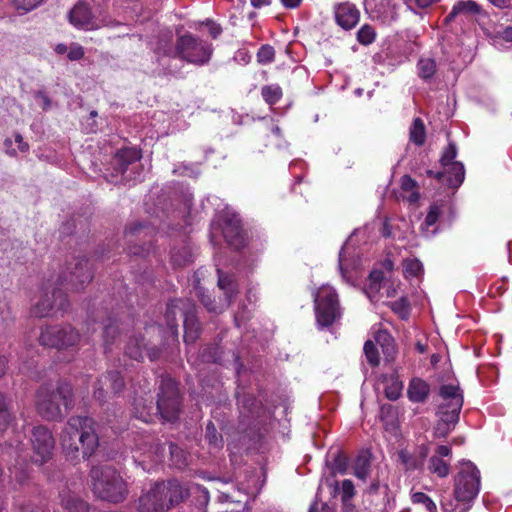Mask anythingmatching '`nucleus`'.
Segmentation results:
<instances>
[{
  "mask_svg": "<svg viewBox=\"0 0 512 512\" xmlns=\"http://www.w3.org/2000/svg\"><path fill=\"white\" fill-rule=\"evenodd\" d=\"M170 38L171 36L164 41V45L160 42V45L156 48L157 54L167 55L172 52L181 59L196 65H203L210 60L213 52L210 43L200 40L192 34H185L178 38L176 48L172 51L170 48L167 49Z\"/></svg>",
  "mask_w": 512,
  "mask_h": 512,
  "instance_id": "obj_7",
  "label": "nucleus"
},
{
  "mask_svg": "<svg viewBox=\"0 0 512 512\" xmlns=\"http://www.w3.org/2000/svg\"><path fill=\"white\" fill-rule=\"evenodd\" d=\"M15 142L18 145V149L21 152H26L29 149V145L23 140L20 134H15Z\"/></svg>",
  "mask_w": 512,
  "mask_h": 512,
  "instance_id": "obj_58",
  "label": "nucleus"
},
{
  "mask_svg": "<svg viewBox=\"0 0 512 512\" xmlns=\"http://www.w3.org/2000/svg\"><path fill=\"white\" fill-rule=\"evenodd\" d=\"M62 505L70 512H83L87 508L85 502L75 498L63 499Z\"/></svg>",
  "mask_w": 512,
  "mask_h": 512,
  "instance_id": "obj_47",
  "label": "nucleus"
},
{
  "mask_svg": "<svg viewBox=\"0 0 512 512\" xmlns=\"http://www.w3.org/2000/svg\"><path fill=\"white\" fill-rule=\"evenodd\" d=\"M428 470L440 478H445L450 472V465L438 456L429 459Z\"/></svg>",
  "mask_w": 512,
  "mask_h": 512,
  "instance_id": "obj_33",
  "label": "nucleus"
},
{
  "mask_svg": "<svg viewBox=\"0 0 512 512\" xmlns=\"http://www.w3.org/2000/svg\"><path fill=\"white\" fill-rule=\"evenodd\" d=\"M261 95L265 102L269 105L276 104L282 97V89L277 84L266 85L261 89Z\"/></svg>",
  "mask_w": 512,
  "mask_h": 512,
  "instance_id": "obj_34",
  "label": "nucleus"
},
{
  "mask_svg": "<svg viewBox=\"0 0 512 512\" xmlns=\"http://www.w3.org/2000/svg\"><path fill=\"white\" fill-rule=\"evenodd\" d=\"M79 341V335L70 326L46 327L42 330L39 342L43 346L55 347L57 349L75 345Z\"/></svg>",
  "mask_w": 512,
  "mask_h": 512,
  "instance_id": "obj_16",
  "label": "nucleus"
},
{
  "mask_svg": "<svg viewBox=\"0 0 512 512\" xmlns=\"http://www.w3.org/2000/svg\"><path fill=\"white\" fill-rule=\"evenodd\" d=\"M84 56V48L78 43H71L68 48L67 57L72 60H79Z\"/></svg>",
  "mask_w": 512,
  "mask_h": 512,
  "instance_id": "obj_50",
  "label": "nucleus"
},
{
  "mask_svg": "<svg viewBox=\"0 0 512 512\" xmlns=\"http://www.w3.org/2000/svg\"><path fill=\"white\" fill-rule=\"evenodd\" d=\"M94 494L105 501L118 503L128 494V487L123 477L110 466L93 467L90 471Z\"/></svg>",
  "mask_w": 512,
  "mask_h": 512,
  "instance_id": "obj_5",
  "label": "nucleus"
},
{
  "mask_svg": "<svg viewBox=\"0 0 512 512\" xmlns=\"http://www.w3.org/2000/svg\"><path fill=\"white\" fill-rule=\"evenodd\" d=\"M36 463L46 462L52 455L54 449V438L52 433L44 426H37L32 431L31 438Z\"/></svg>",
  "mask_w": 512,
  "mask_h": 512,
  "instance_id": "obj_19",
  "label": "nucleus"
},
{
  "mask_svg": "<svg viewBox=\"0 0 512 512\" xmlns=\"http://www.w3.org/2000/svg\"><path fill=\"white\" fill-rule=\"evenodd\" d=\"M370 463L366 457L357 458L354 466V474L357 478L365 480L369 474Z\"/></svg>",
  "mask_w": 512,
  "mask_h": 512,
  "instance_id": "obj_42",
  "label": "nucleus"
},
{
  "mask_svg": "<svg viewBox=\"0 0 512 512\" xmlns=\"http://www.w3.org/2000/svg\"><path fill=\"white\" fill-rule=\"evenodd\" d=\"M440 214H441V207L438 204H432L429 208V211L427 213V216H426L424 222L421 225L422 232L426 237L433 236L436 233L435 228H433L431 230H430V228L436 224Z\"/></svg>",
  "mask_w": 512,
  "mask_h": 512,
  "instance_id": "obj_28",
  "label": "nucleus"
},
{
  "mask_svg": "<svg viewBox=\"0 0 512 512\" xmlns=\"http://www.w3.org/2000/svg\"><path fill=\"white\" fill-rule=\"evenodd\" d=\"M357 39L361 44H371L375 39L374 29L368 25L362 26L357 33Z\"/></svg>",
  "mask_w": 512,
  "mask_h": 512,
  "instance_id": "obj_46",
  "label": "nucleus"
},
{
  "mask_svg": "<svg viewBox=\"0 0 512 512\" xmlns=\"http://www.w3.org/2000/svg\"><path fill=\"white\" fill-rule=\"evenodd\" d=\"M190 487L183 486L178 480H170L165 483V493L167 504L169 509L183 501L189 496Z\"/></svg>",
  "mask_w": 512,
  "mask_h": 512,
  "instance_id": "obj_25",
  "label": "nucleus"
},
{
  "mask_svg": "<svg viewBox=\"0 0 512 512\" xmlns=\"http://www.w3.org/2000/svg\"><path fill=\"white\" fill-rule=\"evenodd\" d=\"M315 315L317 324L321 327L331 326L341 316V307L339 304L336 290L323 285L314 293Z\"/></svg>",
  "mask_w": 512,
  "mask_h": 512,
  "instance_id": "obj_8",
  "label": "nucleus"
},
{
  "mask_svg": "<svg viewBox=\"0 0 512 512\" xmlns=\"http://www.w3.org/2000/svg\"><path fill=\"white\" fill-rule=\"evenodd\" d=\"M73 405V390L69 383L61 382L56 390L42 386L36 394V408L47 420L61 419Z\"/></svg>",
  "mask_w": 512,
  "mask_h": 512,
  "instance_id": "obj_4",
  "label": "nucleus"
},
{
  "mask_svg": "<svg viewBox=\"0 0 512 512\" xmlns=\"http://www.w3.org/2000/svg\"><path fill=\"white\" fill-rule=\"evenodd\" d=\"M451 453L452 450L449 446L439 445L436 449V454L434 456H438L442 459L443 457H449Z\"/></svg>",
  "mask_w": 512,
  "mask_h": 512,
  "instance_id": "obj_56",
  "label": "nucleus"
},
{
  "mask_svg": "<svg viewBox=\"0 0 512 512\" xmlns=\"http://www.w3.org/2000/svg\"><path fill=\"white\" fill-rule=\"evenodd\" d=\"M184 302L183 300L171 301L166 309L165 319L168 330L173 339H177L178 336V324H177V313L181 312L184 316V341L186 343H193L199 335V324L196 319V315L193 309L183 311Z\"/></svg>",
  "mask_w": 512,
  "mask_h": 512,
  "instance_id": "obj_9",
  "label": "nucleus"
},
{
  "mask_svg": "<svg viewBox=\"0 0 512 512\" xmlns=\"http://www.w3.org/2000/svg\"><path fill=\"white\" fill-rule=\"evenodd\" d=\"M437 70L436 62L433 58L430 57H422L419 59L417 63V72L418 76L424 80L428 81L432 79Z\"/></svg>",
  "mask_w": 512,
  "mask_h": 512,
  "instance_id": "obj_29",
  "label": "nucleus"
},
{
  "mask_svg": "<svg viewBox=\"0 0 512 512\" xmlns=\"http://www.w3.org/2000/svg\"><path fill=\"white\" fill-rule=\"evenodd\" d=\"M500 37L508 42H512V26L506 27L501 33Z\"/></svg>",
  "mask_w": 512,
  "mask_h": 512,
  "instance_id": "obj_61",
  "label": "nucleus"
},
{
  "mask_svg": "<svg viewBox=\"0 0 512 512\" xmlns=\"http://www.w3.org/2000/svg\"><path fill=\"white\" fill-rule=\"evenodd\" d=\"M411 501L414 504H422L429 512L437 511L435 502L431 499V497L423 492L412 493Z\"/></svg>",
  "mask_w": 512,
  "mask_h": 512,
  "instance_id": "obj_40",
  "label": "nucleus"
},
{
  "mask_svg": "<svg viewBox=\"0 0 512 512\" xmlns=\"http://www.w3.org/2000/svg\"><path fill=\"white\" fill-rule=\"evenodd\" d=\"M135 417L142 420L145 423H149L153 420V415L150 414L149 412H144V411H141V412L137 411L135 414Z\"/></svg>",
  "mask_w": 512,
  "mask_h": 512,
  "instance_id": "obj_60",
  "label": "nucleus"
},
{
  "mask_svg": "<svg viewBox=\"0 0 512 512\" xmlns=\"http://www.w3.org/2000/svg\"><path fill=\"white\" fill-rule=\"evenodd\" d=\"M105 0H80L69 14L72 25L83 30H96L106 26H115L121 22L111 18L102 2Z\"/></svg>",
  "mask_w": 512,
  "mask_h": 512,
  "instance_id": "obj_6",
  "label": "nucleus"
},
{
  "mask_svg": "<svg viewBox=\"0 0 512 512\" xmlns=\"http://www.w3.org/2000/svg\"><path fill=\"white\" fill-rule=\"evenodd\" d=\"M221 220L222 234L226 242L235 249L244 246L245 238L238 215L234 213L230 214L229 211H226L225 214L221 216Z\"/></svg>",
  "mask_w": 512,
  "mask_h": 512,
  "instance_id": "obj_20",
  "label": "nucleus"
},
{
  "mask_svg": "<svg viewBox=\"0 0 512 512\" xmlns=\"http://www.w3.org/2000/svg\"><path fill=\"white\" fill-rule=\"evenodd\" d=\"M364 7L372 19L389 23L396 19V4L394 0H365Z\"/></svg>",
  "mask_w": 512,
  "mask_h": 512,
  "instance_id": "obj_21",
  "label": "nucleus"
},
{
  "mask_svg": "<svg viewBox=\"0 0 512 512\" xmlns=\"http://www.w3.org/2000/svg\"><path fill=\"white\" fill-rule=\"evenodd\" d=\"M189 495L195 496L197 505L200 508L206 507L210 499L209 491L199 484H192L190 486Z\"/></svg>",
  "mask_w": 512,
  "mask_h": 512,
  "instance_id": "obj_38",
  "label": "nucleus"
},
{
  "mask_svg": "<svg viewBox=\"0 0 512 512\" xmlns=\"http://www.w3.org/2000/svg\"><path fill=\"white\" fill-rule=\"evenodd\" d=\"M140 159L141 153L136 148H124L118 151L112 162L115 176H120L121 181L125 182L139 180Z\"/></svg>",
  "mask_w": 512,
  "mask_h": 512,
  "instance_id": "obj_14",
  "label": "nucleus"
},
{
  "mask_svg": "<svg viewBox=\"0 0 512 512\" xmlns=\"http://www.w3.org/2000/svg\"><path fill=\"white\" fill-rule=\"evenodd\" d=\"M430 394L429 384L421 378H413L408 386L407 395L414 403L424 402Z\"/></svg>",
  "mask_w": 512,
  "mask_h": 512,
  "instance_id": "obj_26",
  "label": "nucleus"
},
{
  "mask_svg": "<svg viewBox=\"0 0 512 512\" xmlns=\"http://www.w3.org/2000/svg\"><path fill=\"white\" fill-rule=\"evenodd\" d=\"M10 420L11 418L6 399L2 394H0V432H3L7 429Z\"/></svg>",
  "mask_w": 512,
  "mask_h": 512,
  "instance_id": "obj_45",
  "label": "nucleus"
},
{
  "mask_svg": "<svg viewBox=\"0 0 512 512\" xmlns=\"http://www.w3.org/2000/svg\"><path fill=\"white\" fill-rule=\"evenodd\" d=\"M205 439L208 442L210 450L218 451L223 447V438L212 422L206 426Z\"/></svg>",
  "mask_w": 512,
  "mask_h": 512,
  "instance_id": "obj_32",
  "label": "nucleus"
},
{
  "mask_svg": "<svg viewBox=\"0 0 512 512\" xmlns=\"http://www.w3.org/2000/svg\"><path fill=\"white\" fill-rule=\"evenodd\" d=\"M410 140L416 145H422L425 142V127L420 118H416L410 128Z\"/></svg>",
  "mask_w": 512,
  "mask_h": 512,
  "instance_id": "obj_36",
  "label": "nucleus"
},
{
  "mask_svg": "<svg viewBox=\"0 0 512 512\" xmlns=\"http://www.w3.org/2000/svg\"><path fill=\"white\" fill-rule=\"evenodd\" d=\"M420 454L422 457V459L420 461L412 459L410 456H408L405 453L400 454V458L402 459V462L404 463L406 469L414 470V469L420 468L423 465V459L428 454V448L426 446H422L420 448Z\"/></svg>",
  "mask_w": 512,
  "mask_h": 512,
  "instance_id": "obj_41",
  "label": "nucleus"
},
{
  "mask_svg": "<svg viewBox=\"0 0 512 512\" xmlns=\"http://www.w3.org/2000/svg\"><path fill=\"white\" fill-rule=\"evenodd\" d=\"M456 157L457 147L454 143L450 142L444 149L440 159L443 171L438 173L428 171V174L438 179L444 178V181H446L450 187L458 188L464 181L465 168L462 162L455 160Z\"/></svg>",
  "mask_w": 512,
  "mask_h": 512,
  "instance_id": "obj_11",
  "label": "nucleus"
},
{
  "mask_svg": "<svg viewBox=\"0 0 512 512\" xmlns=\"http://www.w3.org/2000/svg\"><path fill=\"white\" fill-rule=\"evenodd\" d=\"M280 2L287 9H295L300 6L302 0H280Z\"/></svg>",
  "mask_w": 512,
  "mask_h": 512,
  "instance_id": "obj_59",
  "label": "nucleus"
},
{
  "mask_svg": "<svg viewBox=\"0 0 512 512\" xmlns=\"http://www.w3.org/2000/svg\"><path fill=\"white\" fill-rule=\"evenodd\" d=\"M401 197L410 203H415L419 199L417 183L408 175H404L400 180Z\"/></svg>",
  "mask_w": 512,
  "mask_h": 512,
  "instance_id": "obj_27",
  "label": "nucleus"
},
{
  "mask_svg": "<svg viewBox=\"0 0 512 512\" xmlns=\"http://www.w3.org/2000/svg\"><path fill=\"white\" fill-rule=\"evenodd\" d=\"M441 403L438 408L439 421L434 434L438 438L446 437L459 421V414L464 403L463 392L458 383L443 384L439 388Z\"/></svg>",
  "mask_w": 512,
  "mask_h": 512,
  "instance_id": "obj_3",
  "label": "nucleus"
},
{
  "mask_svg": "<svg viewBox=\"0 0 512 512\" xmlns=\"http://www.w3.org/2000/svg\"><path fill=\"white\" fill-rule=\"evenodd\" d=\"M482 12V7L477 2L473 0H459L453 5L445 21L450 22L458 16H476L482 14Z\"/></svg>",
  "mask_w": 512,
  "mask_h": 512,
  "instance_id": "obj_24",
  "label": "nucleus"
},
{
  "mask_svg": "<svg viewBox=\"0 0 512 512\" xmlns=\"http://www.w3.org/2000/svg\"><path fill=\"white\" fill-rule=\"evenodd\" d=\"M42 2L43 0H14V5L17 10L26 13L35 9Z\"/></svg>",
  "mask_w": 512,
  "mask_h": 512,
  "instance_id": "obj_49",
  "label": "nucleus"
},
{
  "mask_svg": "<svg viewBox=\"0 0 512 512\" xmlns=\"http://www.w3.org/2000/svg\"><path fill=\"white\" fill-rule=\"evenodd\" d=\"M92 277L89 261L85 258L75 260L73 270L58 279L59 287L52 288L50 285H46L42 288L40 299L35 304L33 313L37 317H45L49 316L56 306L59 310H64L68 303L66 295L60 287L68 289L71 286L74 290H80L92 280Z\"/></svg>",
  "mask_w": 512,
  "mask_h": 512,
  "instance_id": "obj_1",
  "label": "nucleus"
},
{
  "mask_svg": "<svg viewBox=\"0 0 512 512\" xmlns=\"http://www.w3.org/2000/svg\"><path fill=\"white\" fill-rule=\"evenodd\" d=\"M275 57L274 48L270 45H262L257 52V60L260 64L266 65L273 62Z\"/></svg>",
  "mask_w": 512,
  "mask_h": 512,
  "instance_id": "obj_44",
  "label": "nucleus"
},
{
  "mask_svg": "<svg viewBox=\"0 0 512 512\" xmlns=\"http://www.w3.org/2000/svg\"><path fill=\"white\" fill-rule=\"evenodd\" d=\"M218 272V286L219 288L225 293L226 300L225 303L221 306L216 305L212 300L208 293L204 291L202 287L199 285L195 286V293L196 296L200 299L202 304L207 308L210 312L219 313L221 312L226 306H228L232 300V298L237 293V286L232 279V277L225 275L219 268L217 269Z\"/></svg>",
  "mask_w": 512,
  "mask_h": 512,
  "instance_id": "obj_15",
  "label": "nucleus"
},
{
  "mask_svg": "<svg viewBox=\"0 0 512 512\" xmlns=\"http://www.w3.org/2000/svg\"><path fill=\"white\" fill-rule=\"evenodd\" d=\"M68 48H69V47H68L67 45H65V44H63V43H59V44H57V45L55 46V49H54V50H55V52H56L57 54H59V55H63V54H65V53H67V54H68Z\"/></svg>",
  "mask_w": 512,
  "mask_h": 512,
  "instance_id": "obj_63",
  "label": "nucleus"
},
{
  "mask_svg": "<svg viewBox=\"0 0 512 512\" xmlns=\"http://www.w3.org/2000/svg\"><path fill=\"white\" fill-rule=\"evenodd\" d=\"M336 23L345 30L354 28L360 19L357 7L349 2L339 3L334 7Z\"/></svg>",
  "mask_w": 512,
  "mask_h": 512,
  "instance_id": "obj_22",
  "label": "nucleus"
},
{
  "mask_svg": "<svg viewBox=\"0 0 512 512\" xmlns=\"http://www.w3.org/2000/svg\"><path fill=\"white\" fill-rule=\"evenodd\" d=\"M403 269L407 278L417 277L423 272V265L416 258H408L403 261Z\"/></svg>",
  "mask_w": 512,
  "mask_h": 512,
  "instance_id": "obj_39",
  "label": "nucleus"
},
{
  "mask_svg": "<svg viewBox=\"0 0 512 512\" xmlns=\"http://www.w3.org/2000/svg\"><path fill=\"white\" fill-rule=\"evenodd\" d=\"M35 97L37 100L40 101L43 109H47L50 107L51 102H50V99L48 98V96L45 94V92L38 91V92H36Z\"/></svg>",
  "mask_w": 512,
  "mask_h": 512,
  "instance_id": "obj_55",
  "label": "nucleus"
},
{
  "mask_svg": "<svg viewBox=\"0 0 512 512\" xmlns=\"http://www.w3.org/2000/svg\"><path fill=\"white\" fill-rule=\"evenodd\" d=\"M180 407L179 393L175 382L170 379H163L157 401V413L167 422H173L178 418Z\"/></svg>",
  "mask_w": 512,
  "mask_h": 512,
  "instance_id": "obj_13",
  "label": "nucleus"
},
{
  "mask_svg": "<svg viewBox=\"0 0 512 512\" xmlns=\"http://www.w3.org/2000/svg\"><path fill=\"white\" fill-rule=\"evenodd\" d=\"M383 280V272L380 270H374L369 275L370 289L379 290L381 282Z\"/></svg>",
  "mask_w": 512,
  "mask_h": 512,
  "instance_id": "obj_51",
  "label": "nucleus"
},
{
  "mask_svg": "<svg viewBox=\"0 0 512 512\" xmlns=\"http://www.w3.org/2000/svg\"><path fill=\"white\" fill-rule=\"evenodd\" d=\"M60 441L67 457L74 459L79 451L84 458L90 457L99 445L94 420L87 416L70 417Z\"/></svg>",
  "mask_w": 512,
  "mask_h": 512,
  "instance_id": "obj_2",
  "label": "nucleus"
},
{
  "mask_svg": "<svg viewBox=\"0 0 512 512\" xmlns=\"http://www.w3.org/2000/svg\"><path fill=\"white\" fill-rule=\"evenodd\" d=\"M343 500H348L354 495V485L351 480H344L342 482Z\"/></svg>",
  "mask_w": 512,
  "mask_h": 512,
  "instance_id": "obj_53",
  "label": "nucleus"
},
{
  "mask_svg": "<svg viewBox=\"0 0 512 512\" xmlns=\"http://www.w3.org/2000/svg\"><path fill=\"white\" fill-rule=\"evenodd\" d=\"M488 1L500 9L512 8V0H488Z\"/></svg>",
  "mask_w": 512,
  "mask_h": 512,
  "instance_id": "obj_57",
  "label": "nucleus"
},
{
  "mask_svg": "<svg viewBox=\"0 0 512 512\" xmlns=\"http://www.w3.org/2000/svg\"><path fill=\"white\" fill-rule=\"evenodd\" d=\"M480 491V471L470 461H462L454 480V496L457 501L471 502Z\"/></svg>",
  "mask_w": 512,
  "mask_h": 512,
  "instance_id": "obj_10",
  "label": "nucleus"
},
{
  "mask_svg": "<svg viewBox=\"0 0 512 512\" xmlns=\"http://www.w3.org/2000/svg\"><path fill=\"white\" fill-rule=\"evenodd\" d=\"M134 460L145 471L150 472L156 465L162 462L164 457V447L158 443H152L150 436H144L142 444L137 445Z\"/></svg>",
  "mask_w": 512,
  "mask_h": 512,
  "instance_id": "obj_17",
  "label": "nucleus"
},
{
  "mask_svg": "<svg viewBox=\"0 0 512 512\" xmlns=\"http://www.w3.org/2000/svg\"><path fill=\"white\" fill-rule=\"evenodd\" d=\"M206 26L208 27L209 34L214 39L217 38L222 32L221 27L212 21H207Z\"/></svg>",
  "mask_w": 512,
  "mask_h": 512,
  "instance_id": "obj_54",
  "label": "nucleus"
},
{
  "mask_svg": "<svg viewBox=\"0 0 512 512\" xmlns=\"http://www.w3.org/2000/svg\"><path fill=\"white\" fill-rule=\"evenodd\" d=\"M142 342L143 339L137 337L131 338L125 348L126 355L137 361L142 360L145 350V345Z\"/></svg>",
  "mask_w": 512,
  "mask_h": 512,
  "instance_id": "obj_31",
  "label": "nucleus"
},
{
  "mask_svg": "<svg viewBox=\"0 0 512 512\" xmlns=\"http://www.w3.org/2000/svg\"><path fill=\"white\" fill-rule=\"evenodd\" d=\"M165 493V483H155L147 491H144L138 500L139 512H164L169 509Z\"/></svg>",
  "mask_w": 512,
  "mask_h": 512,
  "instance_id": "obj_18",
  "label": "nucleus"
},
{
  "mask_svg": "<svg viewBox=\"0 0 512 512\" xmlns=\"http://www.w3.org/2000/svg\"><path fill=\"white\" fill-rule=\"evenodd\" d=\"M364 354L371 366H377L379 364V353L376 345L371 340L365 342Z\"/></svg>",
  "mask_w": 512,
  "mask_h": 512,
  "instance_id": "obj_43",
  "label": "nucleus"
},
{
  "mask_svg": "<svg viewBox=\"0 0 512 512\" xmlns=\"http://www.w3.org/2000/svg\"><path fill=\"white\" fill-rule=\"evenodd\" d=\"M169 449L172 464L178 469L185 468L188 464L186 452L182 448L174 444H171Z\"/></svg>",
  "mask_w": 512,
  "mask_h": 512,
  "instance_id": "obj_37",
  "label": "nucleus"
},
{
  "mask_svg": "<svg viewBox=\"0 0 512 512\" xmlns=\"http://www.w3.org/2000/svg\"><path fill=\"white\" fill-rule=\"evenodd\" d=\"M271 1L272 0H250L251 5L257 9L270 5Z\"/></svg>",
  "mask_w": 512,
  "mask_h": 512,
  "instance_id": "obj_62",
  "label": "nucleus"
},
{
  "mask_svg": "<svg viewBox=\"0 0 512 512\" xmlns=\"http://www.w3.org/2000/svg\"><path fill=\"white\" fill-rule=\"evenodd\" d=\"M365 234V230H355L339 253V269L344 280L353 283L363 266V260L356 253L354 237Z\"/></svg>",
  "mask_w": 512,
  "mask_h": 512,
  "instance_id": "obj_12",
  "label": "nucleus"
},
{
  "mask_svg": "<svg viewBox=\"0 0 512 512\" xmlns=\"http://www.w3.org/2000/svg\"><path fill=\"white\" fill-rule=\"evenodd\" d=\"M117 332H118V327L116 325H114V324L105 325L104 331H103V336H104V342H105L106 347L109 344V338L111 337V340H114Z\"/></svg>",
  "mask_w": 512,
  "mask_h": 512,
  "instance_id": "obj_52",
  "label": "nucleus"
},
{
  "mask_svg": "<svg viewBox=\"0 0 512 512\" xmlns=\"http://www.w3.org/2000/svg\"><path fill=\"white\" fill-rule=\"evenodd\" d=\"M402 390L403 383L398 378V376L393 375L390 378L386 379L384 392L389 400H397L400 397Z\"/></svg>",
  "mask_w": 512,
  "mask_h": 512,
  "instance_id": "obj_30",
  "label": "nucleus"
},
{
  "mask_svg": "<svg viewBox=\"0 0 512 512\" xmlns=\"http://www.w3.org/2000/svg\"><path fill=\"white\" fill-rule=\"evenodd\" d=\"M104 387H109L113 393H118L124 387V380L118 372H109L97 380L94 385V397L102 401L104 400Z\"/></svg>",
  "mask_w": 512,
  "mask_h": 512,
  "instance_id": "obj_23",
  "label": "nucleus"
},
{
  "mask_svg": "<svg viewBox=\"0 0 512 512\" xmlns=\"http://www.w3.org/2000/svg\"><path fill=\"white\" fill-rule=\"evenodd\" d=\"M4 145L6 147V151L8 154H10V155L16 154V151L12 148V140L11 139H6L4 142Z\"/></svg>",
  "mask_w": 512,
  "mask_h": 512,
  "instance_id": "obj_64",
  "label": "nucleus"
},
{
  "mask_svg": "<svg viewBox=\"0 0 512 512\" xmlns=\"http://www.w3.org/2000/svg\"><path fill=\"white\" fill-rule=\"evenodd\" d=\"M376 341L383 347L386 353L393 352V339L386 331H379L376 336Z\"/></svg>",
  "mask_w": 512,
  "mask_h": 512,
  "instance_id": "obj_48",
  "label": "nucleus"
},
{
  "mask_svg": "<svg viewBox=\"0 0 512 512\" xmlns=\"http://www.w3.org/2000/svg\"><path fill=\"white\" fill-rule=\"evenodd\" d=\"M192 261V251L188 245L183 246L180 250L171 252V262L174 266H185Z\"/></svg>",
  "mask_w": 512,
  "mask_h": 512,
  "instance_id": "obj_35",
  "label": "nucleus"
}]
</instances>
